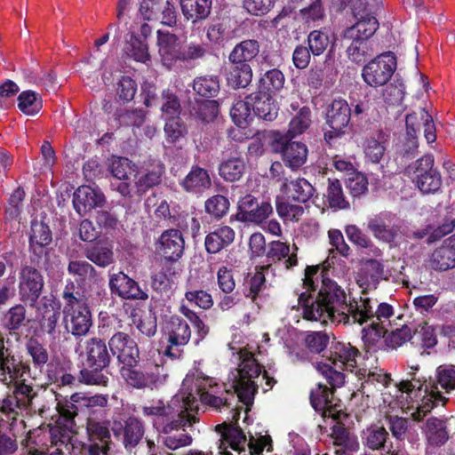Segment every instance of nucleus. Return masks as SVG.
<instances>
[{
	"label": "nucleus",
	"mask_w": 455,
	"mask_h": 455,
	"mask_svg": "<svg viewBox=\"0 0 455 455\" xmlns=\"http://www.w3.org/2000/svg\"><path fill=\"white\" fill-rule=\"evenodd\" d=\"M378 27L377 19L371 18L367 20L356 21L343 31L340 43L351 61L361 63L365 60L370 50L368 40L376 32Z\"/></svg>",
	"instance_id": "obj_6"
},
{
	"label": "nucleus",
	"mask_w": 455,
	"mask_h": 455,
	"mask_svg": "<svg viewBox=\"0 0 455 455\" xmlns=\"http://www.w3.org/2000/svg\"><path fill=\"white\" fill-rule=\"evenodd\" d=\"M334 315V322L343 324H363V320L372 311L368 297L347 300V294L336 282L323 280L317 295Z\"/></svg>",
	"instance_id": "obj_3"
},
{
	"label": "nucleus",
	"mask_w": 455,
	"mask_h": 455,
	"mask_svg": "<svg viewBox=\"0 0 455 455\" xmlns=\"http://www.w3.org/2000/svg\"><path fill=\"white\" fill-rule=\"evenodd\" d=\"M424 431L428 442L433 445L443 444L448 440L445 422L437 418H429Z\"/></svg>",
	"instance_id": "obj_40"
},
{
	"label": "nucleus",
	"mask_w": 455,
	"mask_h": 455,
	"mask_svg": "<svg viewBox=\"0 0 455 455\" xmlns=\"http://www.w3.org/2000/svg\"><path fill=\"white\" fill-rule=\"evenodd\" d=\"M235 233L228 226H220L210 232L204 241L209 253H217L229 246L235 240Z\"/></svg>",
	"instance_id": "obj_29"
},
{
	"label": "nucleus",
	"mask_w": 455,
	"mask_h": 455,
	"mask_svg": "<svg viewBox=\"0 0 455 455\" xmlns=\"http://www.w3.org/2000/svg\"><path fill=\"white\" fill-rule=\"evenodd\" d=\"M27 350L29 355L32 357V361L35 366L43 367L49 359L48 352L44 346L38 340L31 339L27 343Z\"/></svg>",
	"instance_id": "obj_64"
},
{
	"label": "nucleus",
	"mask_w": 455,
	"mask_h": 455,
	"mask_svg": "<svg viewBox=\"0 0 455 455\" xmlns=\"http://www.w3.org/2000/svg\"><path fill=\"white\" fill-rule=\"evenodd\" d=\"M185 241L178 229H168L162 233L158 240V250L169 260L179 259L184 251Z\"/></svg>",
	"instance_id": "obj_25"
},
{
	"label": "nucleus",
	"mask_w": 455,
	"mask_h": 455,
	"mask_svg": "<svg viewBox=\"0 0 455 455\" xmlns=\"http://www.w3.org/2000/svg\"><path fill=\"white\" fill-rule=\"evenodd\" d=\"M26 315L27 310L23 305L17 304L12 307L4 315V327L10 331L19 330L25 325Z\"/></svg>",
	"instance_id": "obj_51"
},
{
	"label": "nucleus",
	"mask_w": 455,
	"mask_h": 455,
	"mask_svg": "<svg viewBox=\"0 0 455 455\" xmlns=\"http://www.w3.org/2000/svg\"><path fill=\"white\" fill-rule=\"evenodd\" d=\"M395 68L396 60L393 54H380L363 67L362 76L369 85L382 86L389 81Z\"/></svg>",
	"instance_id": "obj_9"
},
{
	"label": "nucleus",
	"mask_w": 455,
	"mask_h": 455,
	"mask_svg": "<svg viewBox=\"0 0 455 455\" xmlns=\"http://www.w3.org/2000/svg\"><path fill=\"white\" fill-rule=\"evenodd\" d=\"M358 350L349 343L337 342L330 350V355L325 359L329 363L318 362L315 368L327 380L331 388L341 387L345 376L339 370L352 371L356 366Z\"/></svg>",
	"instance_id": "obj_4"
},
{
	"label": "nucleus",
	"mask_w": 455,
	"mask_h": 455,
	"mask_svg": "<svg viewBox=\"0 0 455 455\" xmlns=\"http://www.w3.org/2000/svg\"><path fill=\"white\" fill-rule=\"evenodd\" d=\"M18 108L23 114L34 116L43 108L42 99L34 91H24L18 96Z\"/></svg>",
	"instance_id": "obj_45"
},
{
	"label": "nucleus",
	"mask_w": 455,
	"mask_h": 455,
	"mask_svg": "<svg viewBox=\"0 0 455 455\" xmlns=\"http://www.w3.org/2000/svg\"><path fill=\"white\" fill-rule=\"evenodd\" d=\"M133 366H123L121 375L126 383L136 388H148L146 379V371L132 368Z\"/></svg>",
	"instance_id": "obj_62"
},
{
	"label": "nucleus",
	"mask_w": 455,
	"mask_h": 455,
	"mask_svg": "<svg viewBox=\"0 0 455 455\" xmlns=\"http://www.w3.org/2000/svg\"><path fill=\"white\" fill-rule=\"evenodd\" d=\"M86 429L88 443L84 448L89 455H113L109 422L89 419Z\"/></svg>",
	"instance_id": "obj_11"
},
{
	"label": "nucleus",
	"mask_w": 455,
	"mask_h": 455,
	"mask_svg": "<svg viewBox=\"0 0 455 455\" xmlns=\"http://www.w3.org/2000/svg\"><path fill=\"white\" fill-rule=\"evenodd\" d=\"M332 392L329 388L318 383L316 387L311 390L310 393V403L315 411L322 412L331 403Z\"/></svg>",
	"instance_id": "obj_59"
},
{
	"label": "nucleus",
	"mask_w": 455,
	"mask_h": 455,
	"mask_svg": "<svg viewBox=\"0 0 455 455\" xmlns=\"http://www.w3.org/2000/svg\"><path fill=\"white\" fill-rule=\"evenodd\" d=\"M431 267L434 269L445 271L455 267V255L444 243L432 254Z\"/></svg>",
	"instance_id": "obj_50"
},
{
	"label": "nucleus",
	"mask_w": 455,
	"mask_h": 455,
	"mask_svg": "<svg viewBox=\"0 0 455 455\" xmlns=\"http://www.w3.org/2000/svg\"><path fill=\"white\" fill-rule=\"evenodd\" d=\"M12 384L15 386L12 395L4 398V403H5V406H11L13 409V416L12 417L13 422L17 419L18 410L27 409L32 405L36 394L33 387L25 384L21 379H17Z\"/></svg>",
	"instance_id": "obj_22"
},
{
	"label": "nucleus",
	"mask_w": 455,
	"mask_h": 455,
	"mask_svg": "<svg viewBox=\"0 0 455 455\" xmlns=\"http://www.w3.org/2000/svg\"><path fill=\"white\" fill-rule=\"evenodd\" d=\"M432 381L435 382L436 388L435 390L438 391L440 395H442V392L439 390L438 386L446 393L455 390V366H439L436 369L435 378Z\"/></svg>",
	"instance_id": "obj_47"
},
{
	"label": "nucleus",
	"mask_w": 455,
	"mask_h": 455,
	"mask_svg": "<svg viewBox=\"0 0 455 455\" xmlns=\"http://www.w3.org/2000/svg\"><path fill=\"white\" fill-rule=\"evenodd\" d=\"M18 279L20 299L32 307H36L44 287V278L40 270L32 266H23Z\"/></svg>",
	"instance_id": "obj_8"
},
{
	"label": "nucleus",
	"mask_w": 455,
	"mask_h": 455,
	"mask_svg": "<svg viewBox=\"0 0 455 455\" xmlns=\"http://www.w3.org/2000/svg\"><path fill=\"white\" fill-rule=\"evenodd\" d=\"M385 140V136L381 132L378 134L377 139L371 137L366 140L364 153L366 157L369 158L372 163H379L384 156L386 151V148L384 146Z\"/></svg>",
	"instance_id": "obj_54"
},
{
	"label": "nucleus",
	"mask_w": 455,
	"mask_h": 455,
	"mask_svg": "<svg viewBox=\"0 0 455 455\" xmlns=\"http://www.w3.org/2000/svg\"><path fill=\"white\" fill-rule=\"evenodd\" d=\"M238 355L240 363L235 372L232 373L234 393L220 390L212 379L199 373L188 374L184 379L180 392L172 397L170 404L165 406L159 401L156 404L144 406L143 414L158 419L166 418V421L176 415V419H173L164 427V432L169 433L190 426L192 421H195V418L188 411L197 407V396L204 403L215 409L221 406L230 407L231 400L235 401L236 398L245 405L251 404L258 389L256 379L261 373V366L251 352L241 349Z\"/></svg>",
	"instance_id": "obj_1"
},
{
	"label": "nucleus",
	"mask_w": 455,
	"mask_h": 455,
	"mask_svg": "<svg viewBox=\"0 0 455 455\" xmlns=\"http://www.w3.org/2000/svg\"><path fill=\"white\" fill-rule=\"evenodd\" d=\"M245 169V164L241 157H232L223 162L220 166V176L228 181L238 180Z\"/></svg>",
	"instance_id": "obj_48"
},
{
	"label": "nucleus",
	"mask_w": 455,
	"mask_h": 455,
	"mask_svg": "<svg viewBox=\"0 0 455 455\" xmlns=\"http://www.w3.org/2000/svg\"><path fill=\"white\" fill-rule=\"evenodd\" d=\"M28 367L12 350H5L0 354V381L11 385L17 379H22Z\"/></svg>",
	"instance_id": "obj_21"
},
{
	"label": "nucleus",
	"mask_w": 455,
	"mask_h": 455,
	"mask_svg": "<svg viewBox=\"0 0 455 455\" xmlns=\"http://www.w3.org/2000/svg\"><path fill=\"white\" fill-rule=\"evenodd\" d=\"M216 431L221 435V438L220 439V449L224 450L220 451L222 455H231L227 451L228 447L237 451L238 455H247L246 447L249 449V455H252L253 453L259 454L270 443V439L265 436H261L256 441L251 440L250 442H247L246 436L239 427L227 422L217 425Z\"/></svg>",
	"instance_id": "obj_7"
},
{
	"label": "nucleus",
	"mask_w": 455,
	"mask_h": 455,
	"mask_svg": "<svg viewBox=\"0 0 455 455\" xmlns=\"http://www.w3.org/2000/svg\"><path fill=\"white\" fill-rule=\"evenodd\" d=\"M379 8V0H355L353 3V12L355 17L361 20H367L375 18V13Z\"/></svg>",
	"instance_id": "obj_58"
},
{
	"label": "nucleus",
	"mask_w": 455,
	"mask_h": 455,
	"mask_svg": "<svg viewBox=\"0 0 455 455\" xmlns=\"http://www.w3.org/2000/svg\"><path fill=\"white\" fill-rule=\"evenodd\" d=\"M273 212L268 202L259 203L251 195H246L238 201L235 219L241 222L261 224Z\"/></svg>",
	"instance_id": "obj_13"
},
{
	"label": "nucleus",
	"mask_w": 455,
	"mask_h": 455,
	"mask_svg": "<svg viewBox=\"0 0 455 455\" xmlns=\"http://www.w3.org/2000/svg\"><path fill=\"white\" fill-rule=\"evenodd\" d=\"M388 435L384 427L373 425L363 431V443L372 451L381 450L385 448Z\"/></svg>",
	"instance_id": "obj_42"
},
{
	"label": "nucleus",
	"mask_w": 455,
	"mask_h": 455,
	"mask_svg": "<svg viewBox=\"0 0 455 455\" xmlns=\"http://www.w3.org/2000/svg\"><path fill=\"white\" fill-rule=\"evenodd\" d=\"M259 52L258 41L248 39L237 44L229 53L228 60L232 63L248 64Z\"/></svg>",
	"instance_id": "obj_35"
},
{
	"label": "nucleus",
	"mask_w": 455,
	"mask_h": 455,
	"mask_svg": "<svg viewBox=\"0 0 455 455\" xmlns=\"http://www.w3.org/2000/svg\"><path fill=\"white\" fill-rule=\"evenodd\" d=\"M135 169L136 165L126 157L112 156L109 161V172L120 180H129L131 175H134Z\"/></svg>",
	"instance_id": "obj_44"
},
{
	"label": "nucleus",
	"mask_w": 455,
	"mask_h": 455,
	"mask_svg": "<svg viewBox=\"0 0 455 455\" xmlns=\"http://www.w3.org/2000/svg\"><path fill=\"white\" fill-rule=\"evenodd\" d=\"M351 108L348 103L345 100H334L326 114V122L331 130L325 136L333 138L344 133L349 124Z\"/></svg>",
	"instance_id": "obj_17"
},
{
	"label": "nucleus",
	"mask_w": 455,
	"mask_h": 455,
	"mask_svg": "<svg viewBox=\"0 0 455 455\" xmlns=\"http://www.w3.org/2000/svg\"><path fill=\"white\" fill-rule=\"evenodd\" d=\"M113 355L124 366H135L139 361V348L135 340L125 332L117 331L108 340Z\"/></svg>",
	"instance_id": "obj_15"
},
{
	"label": "nucleus",
	"mask_w": 455,
	"mask_h": 455,
	"mask_svg": "<svg viewBox=\"0 0 455 455\" xmlns=\"http://www.w3.org/2000/svg\"><path fill=\"white\" fill-rule=\"evenodd\" d=\"M252 102V110L262 119L271 121L278 113V106L269 92H258L249 96Z\"/></svg>",
	"instance_id": "obj_30"
},
{
	"label": "nucleus",
	"mask_w": 455,
	"mask_h": 455,
	"mask_svg": "<svg viewBox=\"0 0 455 455\" xmlns=\"http://www.w3.org/2000/svg\"><path fill=\"white\" fill-rule=\"evenodd\" d=\"M105 201L103 194L89 186L79 187L73 196V205L76 212L84 215L95 207L102 206Z\"/></svg>",
	"instance_id": "obj_24"
},
{
	"label": "nucleus",
	"mask_w": 455,
	"mask_h": 455,
	"mask_svg": "<svg viewBox=\"0 0 455 455\" xmlns=\"http://www.w3.org/2000/svg\"><path fill=\"white\" fill-rule=\"evenodd\" d=\"M88 259L100 267H107L113 262V251L108 246L96 244L85 253Z\"/></svg>",
	"instance_id": "obj_56"
},
{
	"label": "nucleus",
	"mask_w": 455,
	"mask_h": 455,
	"mask_svg": "<svg viewBox=\"0 0 455 455\" xmlns=\"http://www.w3.org/2000/svg\"><path fill=\"white\" fill-rule=\"evenodd\" d=\"M157 45L161 61L168 68H171L178 60L181 61L182 46L177 35L158 30Z\"/></svg>",
	"instance_id": "obj_18"
},
{
	"label": "nucleus",
	"mask_w": 455,
	"mask_h": 455,
	"mask_svg": "<svg viewBox=\"0 0 455 455\" xmlns=\"http://www.w3.org/2000/svg\"><path fill=\"white\" fill-rule=\"evenodd\" d=\"M420 126L424 128V136L428 143L436 140L435 127L432 116L425 109H419L406 116L407 134L415 139Z\"/></svg>",
	"instance_id": "obj_26"
},
{
	"label": "nucleus",
	"mask_w": 455,
	"mask_h": 455,
	"mask_svg": "<svg viewBox=\"0 0 455 455\" xmlns=\"http://www.w3.org/2000/svg\"><path fill=\"white\" fill-rule=\"evenodd\" d=\"M85 365L108 367L111 362V355L107 344L100 338L93 337L84 341Z\"/></svg>",
	"instance_id": "obj_23"
},
{
	"label": "nucleus",
	"mask_w": 455,
	"mask_h": 455,
	"mask_svg": "<svg viewBox=\"0 0 455 455\" xmlns=\"http://www.w3.org/2000/svg\"><path fill=\"white\" fill-rule=\"evenodd\" d=\"M112 431L116 437L123 435V444L128 451L132 450L139 444L145 433L143 423L134 417L128 418L124 426L116 421L112 427Z\"/></svg>",
	"instance_id": "obj_20"
},
{
	"label": "nucleus",
	"mask_w": 455,
	"mask_h": 455,
	"mask_svg": "<svg viewBox=\"0 0 455 455\" xmlns=\"http://www.w3.org/2000/svg\"><path fill=\"white\" fill-rule=\"evenodd\" d=\"M434 156L427 155L416 163V184L424 194H431L438 191L442 186L440 172L434 168Z\"/></svg>",
	"instance_id": "obj_14"
},
{
	"label": "nucleus",
	"mask_w": 455,
	"mask_h": 455,
	"mask_svg": "<svg viewBox=\"0 0 455 455\" xmlns=\"http://www.w3.org/2000/svg\"><path fill=\"white\" fill-rule=\"evenodd\" d=\"M108 367L87 366L80 371V381L86 385L107 386Z\"/></svg>",
	"instance_id": "obj_46"
},
{
	"label": "nucleus",
	"mask_w": 455,
	"mask_h": 455,
	"mask_svg": "<svg viewBox=\"0 0 455 455\" xmlns=\"http://www.w3.org/2000/svg\"><path fill=\"white\" fill-rule=\"evenodd\" d=\"M280 190L285 199L300 204L307 202L314 194L313 186L304 178H297L291 180L285 179Z\"/></svg>",
	"instance_id": "obj_28"
},
{
	"label": "nucleus",
	"mask_w": 455,
	"mask_h": 455,
	"mask_svg": "<svg viewBox=\"0 0 455 455\" xmlns=\"http://www.w3.org/2000/svg\"><path fill=\"white\" fill-rule=\"evenodd\" d=\"M311 110L307 107L301 108L289 124L288 135L291 138L305 132L311 125Z\"/></svg>",
	"instance_id": "obj_49"
},
{
	"label": "nucleus",
	"mask_w": 455,
	"mask_h": 455,
	"mask_svg": "<svg viewBox=\"0 0 455 455\" xmlns=\"http://www.w3.org/2000/svg\"><path fill=\"white\" fill-rule=\"evenodd\" d=\"M303 307V317L308 321L320 322L322 324H327L329 322L337 323L334 322V315L327 308L321 299L317 296L315 299L302 304Z\"/></svg>",
	"instance_id": "obj_33"
},
{
	"label": "nucleus",
	"mask_w": 455,
	"mask_h": 455,
	"mask_svg": "<svg viewBox=\"0 0 455 455\" xmlns=\"http://www.w3.org/2000/svg\"><path fill=\"white\" fill-rule=\"evenodd\" d=\"M294 251L291 252L289 244L280 242V241H273L268 244V251L267 256L273 261L281 260L286 257L285 260L286 267H291L297 265V254L296 251L298 248L295 244H293Z\"/></svg>",
	"instance_id": "obj_37"
},
{
	"label": "nucleus",
	"mask_w": 455,
	"mask_h": 455,
	"mask_svg": "<svg viewBox=\"0 0 455 455\" xmlns=\"http://www.w3.org/2000/svg\"><path fill=\"white\" fill-rule=\"evenodd\" d=\"M30 247L35 253H41L43 248L52 242L51 231L43 222H34L31 226Z\"/></svg>",
	"instance_id": "obj_41"
},
{
	"label": "nucleus",
	"mask_w": 455,
	"mask_h": 455,
	"mask_svg": "<svg viewBox=\"0 0 455 455\" xmlns=\"http://www.w3.org/2000/svg\"><path fill=\"white\" fill-rule=\"evenodd\" d=\"M331 437L336 446H339L343 451L348 452L357 451L360 444L357 436L351 434L342 425L337 423L331 427Z\"/></svg>",
	"instance_id": "obj_36"
},
{
	"label": "nucleus",
	"mask_w": 455,
	"mask_h": 455,
	"mask_svg": "<svg viewBox=\"0 0 455 455\" xmlns=\"http://www.w3.org/2000/svg\"><path fill=\"white\" fill-rule=\"evenodd\" d=\"M357 374L359 379L363 380L362 388L363 391L370 386L387 387L391 382L390 375L385 373L381 369H362L358 371Z\"/></svg>",
	"instance_id": "obj_43"
},
{
	"label": "nucleus",
	"mask_w": 455,
	"mask_h": 455,
	"mask_svg": "<svg viewBox=\"0 0 455 455\" xmlns=\"http://www.w3.org/2000/svg\"><path fill=\"white\" fill-rule=\"evenodd\" d=\"M181 12L193 23L205 20L211 13L212 0H180Z\"/></svg>",
	"instance_id": "obj_32"
},
{
	"label": "nucleus",
	"mask_w": 455,
	"mask_h": 455,
	"mask_svg": "<svg viewBox=\"0 0 455 455\" xmlns=\"http://www.w3.org/2000/svg\"><path fill=\"white\" fill-rule=\"evenodd\" d=\"M252 102L247 97L246 100H237L230 110V116L235 124L240 127L245 126L251 118Z\"/></svg>",
	"instance_id": "obj_55"
},
{
	"label": "nucleus",
	"mask_w": 455,
	"mask_h": 455,
	"mask_svg": "<svg viewBox=\"0 0 455 455\" xmlns=\"http://www.w3.org/2000/svg\"><path fill=\"white\" fill-rule=\"evenodd\" d=\"M330 36L326 30H313L307 36V44L315 56H319L327 49Z\"/></svg>",
	"instance_id": "obj_57"
},
{
	"label": "nucleus",
	"mask_w": 455,
	"mask_h": 455,
	"mask_svg": "<svg viewBox=\"0 0 455 455\" xmlns=\"http://www.w3.org/2000/svg\"><path fill=\"white\" fill-rule=\"evenodd\" d=\"M182 188L190 193H202L212 186L208 172L201 167L194 166L181 182Z\"/></svg>",
	"instance_id": "obj_31"
},
{
	"label": "nucleus",
	"mask_w": 455,
	"mask_h": 455,
	"mask_svg": "<svg viewBox=\"0 0 455 455\" xmlns=\"http://www.w3.org/2000/svg\"><path fill=\"white\" fill-rule=\"evenodd\" d=\"M228 208V200L221 195L213 196L205 202V211L216 219L222 218Z\"/></svg>",
	"instance_id": "obj_63"
},
{
	"label": "nucleus",
	"mask_w": 455,
	"mask_h": 455,
	"mask_svg": "<svg viewBox=\"0 0 455 455\" xmlns=\"http://www.w3.org/2000/svg\"><path fill=\"white\" fill-rule=\"evenodd\" d=\"M124 52L128 57L144 64H148L151 59L146 41L138 38L133 34L131 35L130 40L126 42Z\"/></svg>",
	"instance_id": "obj_39"
},
{
	"label": "nucleus",
	"mask_w": 455,
	"mask_h": 455,
	"mask_svg": "<svg viewBox=\"0 0 455 455\" xmlns=\"http://www.w3.org/2000/svg\"><path fill=\"white\" fill-rule=\"evenodd\" d=\"M164 166L158 160L144 162L134 172V187L139 195L146 193L149 188L158 185L163 174Z\"/></svg>",
	"instance_id": "obj_16"
},
{
	"label": "nucleus",
	"mask_w": 455,
	"mask_h": 455,
	"mask_svg": "<svg viewBox=\"0 0 455 455\" xmlns=\"http://www.w3.org/2000/svg\"><path fill=\"white\" fill-rule=\"evenodd\" d=\"M181 107L178 96L167 89L162 92L161 111L165 118L178 116L180 114Z\"/></svg>",
	"instance_id": "obj_60"
},
{
	"label": "nucleus",
	"mask_w": 455,
	"mask_h": 455,
	"mask_svg": "<svg viewBox=\"0 0 455 455\" xmlns=\"http://www.w3.org/2000/svg\"><path fill=\"white\" fill-rule=\"evenodd\" d=\"M61 296L64 300L62 313L66 331L75 337L87 335L92 326L91 308L100 302L101 292L78 289L69 281Z\"/></svg>",
	"instance_id": "obj_2"
},
{
	"label": "nucleus",
	"mask_w": 455,
	"mask_h": 455,
	"mask_svg": "<svg viewBox=\"0 0 455 455\" xmlns=\"http://www.w3.org/2000/svg\"><path fill=\"white\" fill-rule=\"evenodd\" d=\"M393 219L389 214L376 215L369 220L368 228L377 239L391 243L399 233V228L393 223Z\"/></svg>",
	"instance_id": "obj_27"
},
{
	"label": "nucleus",
	"mask_w": 455,
	"mask_h": 455,
	"mask_svg": "<svg viewBox=\"0 0 455 455\" xmlns=\"http://www.w3.org/2000/svg\"><path fill=\"white\" fill-rule=\"evenodd\" d=\"M193 88L197 94L211 98L219 92V81L214 76L199 77L194 81Z\"/></svg>",
	"instance_id": "obj_61"
},
{
	"label": "nucleus",
	"mask_w": 455,
	"mask_h": 455,
	"mask_svg": "<svg viewBox=\"0 0 455 455\" xmlns=\"http://www.w3.org/2000/svg\"><path fill=\"white\" fill-rule=\"evenodd\" d=\"M165 335L168 346L164 355L172 359L180 358L182 355V347L187 345L191 338V330L186 321L178 317H171L165 323Z\"/></svg>",
	"instance_id": "obj_10"
},
{
	"label": "nucleus",
	"mask_w": 455,
	"mask_h": 455,
	"mask_svg": "<svg viewBox=\"0 0 455 455\" xmlns=\"http://www.w3.org/2000/svg\"><path fill=\"white\" fill-rule=\"evenodd\" d=\"M272 148L282 154L283 160L291 170H298L307 162V146L301 142L289 141L286 135L275 133Z\"/></svg>",
	"instance_id": "obj_12"
},
{
	"label": "nucleus",
	"mask_w": 455,
	"mask_h": 455,
	"mask_svg": "<svg viewBox=\"0 0 455 455\" xmlns=\"http://www.w3.org/2000/svg\"><path fill=\"white\" fill-rule=\"evenodd\" d=\"M228 74V83L234 88H244L252 79V69L249 64L233 63Z\"/></svg>",
	"instance_id": "obj_38"
},
{
	"label": "nucleus",
	"mask_w": 455,
	"mask_h": 455,
	"mask_svg": "<svg viewBox=\"0 0 455 455\" xmlns=\"http://www.w3.org/2000/svg\"><path fill=\"white\" fill-rule=\"evenodd\" d=\"M109 288L113 293L125 299L145 300L148 294L142 291L138 283L124 272L113 274L109 278Z\"/></svg>",
	"instance_id": "obj_19"
},
{
	"label": "nucleus",
	"mask_w": 455,
	"mask_h": 455,
	"mask_svg": "<svg viewBox=\"0 0 455 455\" xmlns=\"http://www.w3.org/2000/svg\"><path fill=\"white\" fill-rule=\"evenodd\" d=\"M265 275L262 271H257L252 276L245 281L244 295L250 298L258 306L261 300L260 293L265 288Z\"/></svg>",
	"instance_id": "obj_52"
},
{
	"label": "nucleus",
	"mask_w": 455,
	"mask_h": 455,
	"mask_svg": "<svg viewBox=\"0 0 455 455\" xmlns=\"http://www.w3.org/2000/svg\"><path fill=\"white\" fill-rule=\"evenodd\" d=\"M325 197L331 208L346 209L348 207V202L346 200L343 195L341 184L338 180H329V185Z\"/></svg>",
	"instance_id": "obj_53"
},
{
	"label": "nucleus",
	"mask_w": 455,
	"mask_h": 455,
	"mask_svg": "<svg viewBox=\"0 0 455 455\" xmlns=\"http://www.w3.org/2000/svg\"><path fill=\"white\" fill-rule=\"evenodd\" d=\"M36 307L42 317V327L49 334L53 333L60 314L53 299L44 297Z\"/></svg>",
	"instance_id": "obj_34"
},
{
	"label": "nucleus",
	"mask_w": 455,
	"mask_h": 455,
	"mask_svg": "<svg viewBox=\"0 0 455 455\" xmlns=\"http://www.w3.org/2000/svg\"><path fill=\"white\" fill-rule=\"evenodd\" d=\"M418 369V366L411 367L413 371L408 373L410 379L402 380L396 385L399 391L409 395L415 392L416 395L419 394V396H421V403L417 406L416 411L411 413L415 420H420L435 406L439 403L443 404L445 402L444 396L435 390L436 388L435 381H432V379L427 381L424 378L416 377L415 371Z\"/></svg>",
	"instance_id": "obj_5"
}]
</instances>
